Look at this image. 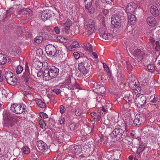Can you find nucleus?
Returning a JSON list of instances; mask_svg holds the SVG:
<instances>
[{
  "label": "nucleus",
  "mask_w": 160,
  "mask_h": 160,
  "mask_svg": "<svg viewBox=\"0 0 160 160\" xmlns=\"http://www.w3.org/2000/svg\"><path fill=\"white\" fill-rule=\"evenodd\" d=\"M129 51L135 57L138 62H142L144 66L147 65L150 62L149 61V56L146 54L143 51L138 49L133 44L129 48Z\"/></svg>",
  "instance_id": "nucleus-1"
},
{
  "label": "nucleus",
  "mask_w": 160,
  "mask_h": 160,
  "mask_svg": "<svg viewBox=\"0 0 160 160\" xmlns=\"http://www.w3.org/2000/svg\"><path fill=\"white\" fill-rule=\"evenodd\" d=\"M59 69L54 66H52L46 68L43 72V75L51 78L56 77L59 72Z\"/></svg>",
  "instance_id": "nucleus-2"
},
{
  "label": "nucleus",
  "mask_w": 160,
  "mask_h": 160,
  "mask_svg": "<svg viewBox=\"0 0 160 160\" xmlns=\"http://www.w3.org/2000/svg\"><path fill=\"white\" fill-rule=\"evenodd\" d=\"M95 26V22L92 19L86 20L84 22L85 32L83 33L84 35L85 33L88 36L92 33L94 30Z\"/></svg>",
  "instance_id": "nucleus-3"
},
{
  "label": "nucleus",
  "mask_w": 160,
  "mask_h": 160,
  "mask_svg": "<svg viewBox=\"0 0 160 160\" xmlns=\"http://www.w3.org/2000/svg\"><path fill=\"white\" fill-rule=\"evenodd\" d=\"M3 114V117L7 119L5 126L7 127H12L15 123L18 122L19 121L18 119L12 117L7 111L4 112Z\"/></svg>",
  "instance_id": "nucleus-4"
},
{
  "label": "nucleus",
  "mask_w": 160,
  "mask_h": 160,
  "mask_svg": "<svg viewBox=\"0 0 160 160\" xmlns=\"http://www.w3.org/2000/svg\"><path fill=\"white\" fill-rule=\"evenodd\" d=\"M10 110L17 114H20L25 112L26 110V107L23 104L14 103L11 106Z\"/></svg>",
  "instance_id": "nucleus-5"
},
{
  "label": "nucleus",
  "mask_w": 160,
  "mask_h": 160,
  "mask_svg": "<svg viewBox=\"0 0 160 160\" xmlns=\"http://www.w3.org/2000/svg\"><path fill=\"white\" fill-rule=\"evenodd\" d=\"M5 78L7 82L9 84L13 85L17 83L16 76L10 71H9L5 73Z\"/></svg>",
  "instance_id": "nucleus-6"
},
{
  "label": "nucleus",
  "mask_w": 160,
  "mask_h": 160,
  "mask_svg": "<svg viewBox=\"0 0 160 160\" xmlns=\"http://www.w3.org/2000/svg\"><path fill=\"white\" fill-rule=\"evenodd\" d=\"M135 104L138 108H142L144 107L146 104V98L143 94L137 95V97L134 100Z\"/></svg>",
  "instance_id": "nucleus-7"
},
{
  "label": "nucleus",
  "mask_w": 160,
  "mask_h": 160,
  "mask_svg": "<svg viewBox=\"0 0 160 160\" xmlns=\"http://www.w3.org/2000/svg\"><path fill=\"white\" fill-rule=\"evenodd\" d=\"M45 51L49 56L56 57L58 52L55 47L52 44H48L46 45L45 48Z\"/></svg>",
  "instance_id": "nucleus-8"
},
{
  "label": "nucleus",
  "mask_w": 160,
  "mask_h": 160,
  "mask_svg": "<svg viewBox=\"0 0 160 160\" xmlns=\"http://www.w3.org/2000/svg\"><path fill=\"white\" fill-rule=\"evenodd\" d=\"M121 18L120 16L117 14L113 15L112 16L111 23L115 28H119L121 27Z\"/></svg>",
  "instance_id": "nucleus-9"
},
{
  "label": "nucleus",
  "mask_w": 160,
  "mask_h": 160,
  "mask_svg": "<svg viewBox=\"0 0 160 160\" xmlns=\"http://www.w3.org/2000/svg\"><path fill=\"white\" fill-rule=\"evenodd\" d=\"M121 127L119 125H116L114 129L112 132V135H114L115 137H117L119 138L125 137V135L124 134V131L121 128Z\"/></svg>",
  "instance_id": "nucleus-10"
},
{
  "label": "nucleus",
  "mask_w": 160,
  "mask_h": 160,
  "mask_svg": "<svg viewBox=\"0 0 160 160\" xmlns=\"http://www.w3.org/2000/svg\"><path fill=\"white\" fill-rule=\"evenodd\" d=\"M31 78V75L30 72L29 67L28 65V63L26 62L25 64V72L23 73L21 76V79L26 82H28Z\"/></svg>",
  "instance_id": "nucleus-11"
},
{
  "label": "nucleus",
  "mask_w": 160,
  "mask_h": 160,
  "mask_svg": "<svg viewBox=\"0 0 160 160\" xmlns=\"http://www.w3.org/2000/svg\"><path fill=\"white\" fill-rule=\"evenodd\" d=\"M63 30L64 31L65 34H68L69 33V30L71 26L72 25L71 21L69 19H68L64 23H62Z\"/></svg>",
  "instance_id": "nucleus-12"
},
{
  "label": "nucleus",
  "mask_w": 160,
  "mask_h": 160,
  "mask_svg": "<svg viewBox=\"0 0 160 160\" xmlns=\"http://www.w3.org/2000/svg\"><path fill=\"white\" fill-rule=\"evenodd\" d=\"M38 149L43 152H45L48 149V147L46 143L42 141H38L37 143Z\"/></svg>",
  "instance_id": "nucleus-13"
},
{
  "label": "nucleus",
  "mask_w": 160,
  "mask_h": 160,
  "mask_svg": "<svg viewBox=\"0 0 160 160\" xmlns=\"http://www.w3.org/2000/svg\"><path fill=\"white\" fill-rule=\"evenodd\" d=\"M89 68V67L85 68L83 62H81L79 63L78 65V70L84 75L86 74L88 72Z\"/></svg>",
  "instance_id": "nucleus-14"
},
{
  "label": "nucleus",
  "mask_w": 160,
  "mask_h": 160,
  "mask_svg": "<svg viewBox=\"0 0 160 160\" xmlns=\"http://www.w3.org/2000/svg\"><path fill=\"white\" fill-rule=\"evenodd\" d=\"M52 13L50 10H46L42 11L41 13V17L42 20H46L51 17L50 13Z\"/></svg>",
  "instance_id": "nucleus-15"
},
{
  "label": "nucleus",
  "mask_w": 160,
  "mask_h": 160,
  "mask_svg": "<svg viewBox=\"0 0 160 160\" xmlns=\"http://www.w3.org/2000/svg\"><path fill=\"white\" fill-rule=\"evenodd\" d=\"M135 4L133 2H131L128 3L126 9V12L129 14L133 12L135 9Z\"/></svg>",
  "instance_id": "nucleus-16"
},
{
  "label": "nucleus",
  "mask_w": 160,
  "mask_h": 160,
  "mask_svg": "<svg viewBox=\"0 0 160 160\" xmlns=\"http://www.w3.org/2000/svg\"><path fill=\"white\" fill-rule=\"evenodd\" d=\"M128 35L130 37H133V38H138L139 35V30L137 28H133L132 31H129L128 33Z\"/></svg>",
  "instance_id": "nucleus-17"
},
{
  "label": "nucleus",
  "mask_w": 160,
  "mask_h": 160,
  "mask_svg": "<svg viewBox=\"0 0 160 160\" xmlns=\"http://www.w3.org/2000/svg\"><path fill=\"white\" fill-rule=\"evenodd\" d=\"M142 116H141L139 114H137L133 121V123L137 125L141 124L142 122Z\"/></svg>",
  "instance_id": "nucleus-18"
},
{
  "label": "nucleus",
  "mask_w": 160,
  "mask_h": 160,
  "mask_svg": "<svg viewBox=\"0 0 160 160\" xmlns=\"http://www.w3.org/2000/svg\"><path fill=\"white\" fill-rule=\"evenodd\" d=\"M147 21L148 25L152 27L155 26L157 22L154 18L152 16L149 17L147 18Z\"/></svg>",
  "instance_id": "nucleus-19"
},
{
  "label": "nucleus",
  "mask_w": 160,
  "mask_h": 160,
  "mask_svg": "<svg viewBox=\"0 0 160 160\" xmlns=\"http://www.w3.org/2000/svg\"><path fill=\"white\" fill-rule=\"evenodd\" d=\"M150 11L151 13L155 17L158 16L159 13L157 8L155 6H152L151 7Z\"/></svg>",
  "instance_id": "nucleus-20"
},
{
  "label": "nucleus",
  "mask_w": 160,
  "mask_h": 160,
  "mask_svg": "<svg viewBox=\"0 0 160 160\" xmlns=\"http://www.w3.org/2000/svg\"><path fill=\"white\" fill-rule=\"evenodd\" d=\"M42 62L39 61H33L32 65L33 67L37 70H40L42 68Z\"/></svg>",
  "instance_id": "nucleus-21"
},
{
  "label": "nucleus",
  "mask_w": 160,
  "mask_h": 160,
  "mask_svg": "<svg viewBox=\"0 0 160 160\" xmlns=\"http://www.w3.org/2000/svg\"><path fill=\"white\" fill-rule=\"evenodd\" d=\"M128 24L131 25L136 23V18L133 14H130L128 17Z\"/></svg>",
  "instance_id": "nucleus-22"
},
{
  "label": "nucleus",
  "mask_w": 160,
  "mask_h": 160,
  "mask_svg": "<svg viewBox=\"0 0 160 160\" xmlns=\"http://www.w3.org/2000/svg\"><path fill=\"white\" fill-rule=\"evenodd\" d=\"M32 10L29 8H23L19 11L18 13L20 15H24L27 14H31Z\"/></svg>",
  "instance_id": "nucleus-23"
},
{
  "label": "nucleus",
  "mask_w": 160,
  "mask_h": 160,
  "mask_svg": "<svg viewBox=\"0 0 160 160\" xmlns=\"http://www.w3.org/2000/svg\"><path fill=\"white\" fill-rule=\"evenodd\" d=\"M71 152L73 154L78 155L80 152L79 146L78 145H76L73 147L71 149Z\"/></svg>",
  "instance_id": "nucleus-24"
},
{
  "label": "nucleus",
  "mask_w": 160,
  "mask_h": 160,
  "mask_svg": "<svg viewBox=\"0 0 160 160\" xmlns=\"http://www.w3.org/2000/svg\"><path fill=\"white\" fill-rule=\"evenodd\" d=\"M145 146L144 143H142L140 145L138 148L136 153V156L138 157L139 156V154L140 152L143 151L145 149Z\"/></svg>",
  "instance_id": "nucleus-25"
},
{
  "label": "nucleus",
  "mask_w": 160,
  "mask_h": 160,
  "mask_svg": "<svg viewBox=\"0 0 160 160\" xmlns=\"http://www.w3.org/2000/svg\"><path fill=\"white\" fill-rule=\"evenodd\" d=\"M62 25H61L59 26H56L54 28V31L55 32V33L57 34H59L60 33V30H61V32H62L63 34H65V32H64V31L62 29Z\"/></svg>",
  "instance_id": "nucleus-26"
},
{
  "label": "nucleus",
  "mask_w": 160,
  "mask_h": 160,
  "mask_svg": "<svg viewBox=\"0 0 160 160\" xmlns=\"http://www.w3.org/2000/svg\"><path fill=\"white\" fill-rule=\"evenodd\" d=\"M36 102L40 108H44L46 107V104L45 103L43 102L41 99H36Z\"/></svg>",
  "instance_id": "nucleus-27"
},
{
  "label": "nucleus",
  "mask_w": 160,
  "mask_h": 160,
  "mask_svg": "<svg viewBox=\"0 0 160 160\" xmlns=\"http://www.w3.org/2000/svg\"><path fill=\"white\" fill-rule=\"evenodd\" d=\"M138 80L137 79L134 80L133 81H131L129 83V86L131 88H133V89L136 88V86L138 85Z\"/></svg>",
  "instance_id": "nucleus-28"
},
{
  "label": "nucleus",
  "mask_w": 160,
  "mask_h": 160,
  "mask_svg": "<svg viewBox=\"0 0 160 160\" xmlns=\"http://www.w3.org/2000/svg\"><path fill=\"white\" fill-rule=\"evenodd\" d=\"M132 96L129 93L127 94L126 96L123 98V99L126 101L127 103L132 102Z\"/></svg>",
  "instance_id": "nucleus-29"
},
{
  "label": "nucleus",
  "mask_w": 160,
  "mask_h": 160,
  "mask_svg": "<svg viewBox=\"0 0 160 160\" xmlns=\"http://www.w3.org/2000/svg\"><path fill=\"white\" fill-rule=\"evenodd\" d=\"M43 38L42 36H38L34 38V42L39 44L43 41Z\"/></svg>",
  "instance_id": "nucleus-30"
},
{
  "label": "nucleus",
  "mask_w": 160,
  "mask_h": 160,
  "mask_svg": "<svg viewBox=\"0 0 160 160\" xmlns=\"http://www.w3.org/2000/svg\"><path fill=\"white\" fill-rule=\"evenodd\" d=\"M102 38L105 40L110 39L112 38V36L110 33L104 32L102 35Z\"/></svg>",
  "instance_id": "nucleus-31"
},
{
  "label": "nucleus",
  "mask_w": 160,
  "mask_h": 160,
  "mask_svg": "<svg viewBox=\"0 0 160 160\" xmlns=\"http://www.w3.org/2000/svg\"><path fill=\"white\" fill-rule=\"evenodd\" d=\"M4 56L3 54L0 53V65L5 64L6 62L7 59Z\"/></svg>",
  "instance_id": "nucleus-32"
},
{
  "label": "nucleus",
  "mask_w": 160,
  "mask_h": 160,
  "mask_svg": "<svg viewBox=\"0 0 160 160\" xmlns=\"http://www.w3.org/2000/svg\"><path fill=\"white\" fill-rule=\"evenodd\" d=\"M85 8L88 10V12L91 14L93 13L94 12V8H93L92 5H86Z\"/></svg>",
  "instance_id": "nucleus-33"
},
{
  "label": "nucleus",
  "mask_w": 160,
  "mask_h": 160,
  "mask_svg": "<svg viewBox=\"0 0 160 160\" xmlns=\"http://www.w3.org/2000/svg\"><path fill=\"white\" fill-rule=\"evenodd\" d=\"M96 99L97 101L98 102H100L103 103L105 102L106 101L102 95H98L97 96Z\"/></svg>",
  "instance_id": "nucleus-34"
},
{
  "label": "nucleus",
  "mask_w": 160,
  "mask_h": 160,
  "mask_svg": "<svg viewBox=\"0 0 160 160\" xmlns=\"http://www.w3.org/2000/svg\"><path fill=\"white\" fill-rule=\"evenodd\" d=\"M15 11V9L13 7L10 8L9 10H7L6 12V17L8 18Z\"/></svg>",
  "instance_id": "nucleus-35"
},
{
  "label": "nucleus",
  "mask_w": 160,
  "mask_h": 160,
  "mask_svg": "<svg viewBox=\"0 0 160 160\" xmlns=\"http://www.w3.org/2000/svg\"><path fill=\"white\" fill-rule=\"evenodd\" d=\"M40 127L42 129L46 130V124L43 120H41L39 122Z\"/></svg>",
  "instance_id": "nucleus-36"
},
{
  "label": "nucleus",
  "mask_w": 160,
  "mask_h": 160,
  "mask_svg": "<svg viewBox=\"0 0 160 160\" xmlns=\"http://www.w3.org/2000/svg\"><path fill=\"white\" fill-rule=\"evenodd\" d=\"M124 75L123 74H120V75H118V82H119V84L124 82Z\"/></svg>",
  "instance_id": "nucleus-37"
},
{
  "label": "nucleus",
  "mask_w": 160,
  "mask_h": 160,
  "mask_svg": "<svg viewBox=\"0 0 160 160\" xmlns=\"http://www.w3.org/2000/svg\"><path fill=\"white\" fill-rule=\"evenodd\" d=\"M147 68L150 72H152L155 69L154 65L153 64H148L147 66Z\"/></svg>",
  "instance_id": "nucleus-38"
},
{
  "label": "nucleus",
  "mask_w": 160,
  "mask_h": 160,
  "mask_svg": "<svg viewBox=\"0 0 160 160\" xmlns=\"http://www.w3.org/2000/svg\"><path fill=\"white\" fill-rule=\"evenodd\" d=\"M23 68L20 65H18L17 67L16 73L19 74L21 73L23 70Z\"/></svg>",
  "instance_id": "nucleus-39"
},
{
  "label": "nucleus",
  "mask_w": 160,
  "mask_h": 160,
  "mask_svg": "<svg viewBox=\"0 0 160 160\" xmlns=\"http://www.w3.org/2000/svg\"><path fill=\"white\" fill-rule=\"evenodd\" d=\"M22 150L23 153L25 154H29L30 152L29 148L27 146L24 147L22 148Z\"/></svg>",
  "instance_id": "nucleus-40"
},
{
  "label": "nucleus",
  "mask_w": 160,
  "mask_h": 160,
  "mask_svg": "<svg viewBox=\"0 0 160 160\" xmlns=\"http://www.w3.org/2000/svg\"><path fill=\"white\" fill-rule=\"evenodd\" d=\"M42 50L41 48L37 49L36 51V54L39 57H42L43 54Z\"/></svg>",
  "instance_id": "nucleus-41"
},
{
  "label": "nucleus",
  "mask_w": 160,
  "mask_h": 160,
  "mask_svg": "<svg viewBox=\"0 0 160 160\" xmlns=\"http://www.w3.org/2000/svg\"><path fill=\"white\" fill-rule=\"evenodd\" d=\"M64 138L63 140L64 141H69L70 139V136L67 133V132L64 131Z\"/></svg>",
  "instance_id": "nucleus-42"
},
{
  "label": "nucleus",
  "mask_w": 160,
  "mask_h": 160,
  "mask_svg": "<svg viewBox=\"0 0 160 160\" xmlns=\"http://www.w3.org/2000/svg\"><path fill=\"white\" fill-rule=\"evenodd\" d=\"M149 79L148 78H144L142 79L141 82L144 85H147L149 82Z\"/></svg>",
  "instance_id": "nucleus-43"
},
{
  "label": "nucleus",
  "mask_w": 160,
  "mask_h": 160,
  "mask_svg": "<svg viewBox=\"0 0 160 160\" xmlns=\"http://www.w3.org/2000/svg\"><path fill=\"white\" fill-rule=\"evenodd\" d=\"M64 131H63L58 133V138L59 139L63 140L64 136Z\"/></svg>",
  "instance_id": "nucleus-44"
},
{
  "label": "nucleus",
  "mask_w": 160,
  "mask_h": 160,
  "mask_svg": "<svg viewBox=\"0 0 160 160\" xmlns=\"http://www.w3.org/2000/svg\"><path fill=\"white\" fill-rule=\"evenodd\" d=\"M60 112L61 114H63L65 112V109L62 105H61L59 107Z\"/></svg>",
  "instance_id": "nucleus-45"
},
{
  "label": "nucleus",
  "mask_w": 160,
  "mask_h": 160,
  "mask_svg": "<svg viewBox=\"0 0 160 160\" xmlns=\"http://www.w3.org/2000/svg\"><path fill=\"white\" fill-rule=\"evenodd\" d=\"M71 83V80L70 77L67 78V79L64 82L65 85H67L68 86L70 85Z\"/></svg>",
  "instance_id": "nucleus-46"
},
{
  "label": "nucleus",
  "mask_w": 160,
  "mask_h": 160,
  "mask_svg": "<svg viewBox=\"0 0 160 160\" xmlns=\"http://www.w3.org/2000/svg\"><path fill=\"white\" fill-rule=\"evenodd\" d=\"M99 142L101 144H105L106 143L107 141L106 139H104L103 138H101L99 140Z\"/></svg>",
  "instance_id": "nucleus-47"
},
{
  "label": "nucleus",
  "mask_w": 160,
  "mask_h": 160,
  "mask_svg": "<svg viewBox=\"0 0 160 160\" xmlns=\"http://www.w3.org/2000/svg\"><path fill=\"white\" fill-rule=\"evenodd\" d=\"M76 126V124L74 123H73L70 125L69 128L71 130L73 131L75 129Z\"/></svg>",
  "instance_id": "nucleus-48"
},
{
  "label": "nucleus",
  "mask_w": 160,
  "mask_h": 160,
  "mask_svg": "<svg viewBox=\"0 0 160 160\" xmlns=\"http://www.w3.org/2000/svg\"><path fill=\"white\" fill-rule=\"evenodd\" d=\"M40 117L42 118H47L48 117V115L46 113L43 112H41L40 113Z\"/></svg>",
  "instance_id": "nucleus-49"
},
{
  "label": "nucleus",
  "mask_w": 160,
  "mask_h": 160,
  "mask_svg": "<svg viewBox=\"0 0 160 160\" xmlns=\"http://www.w3.org/2000/svg\"><path fill=\"white\" fill-rule=\"evenodd\" d=\"M92 0H84L85 6L86 5H92Z\"/></svg>",
  "instance_id": "nucleus-50"
},
{
  "label": "nucleus",
  "mask_w": 160,
  "mask_h": 160,
  "mask_svg": "<svg viewBox=\"0 0 160 160\" xmlns=\"http://www.w3.org/2000/svg\"><path fill=\"white\" fill-rule=\"evenodd\" d=\"M71 45L73 46V47H74V48H76L78 47L79 44L78 42L77 41H74L72 43Z\"/></svg>",
  "instance_id": "nucleus-51"
},
{
  "label": "nucleus",
  "mask_w": 160,
  "mask_h": 160,
  "mask_svg": "<svg viewBox=\"0 0 160 160\" xmlns=\"http://www.w3.org/2000/svg\"><path fill=\"white\" fill-rule=\"evenodd\" d=\"M73 55L76 59H78L80 57V54L77 52H74Z\"/></svg>",
  "instance_id": "nucleus-52"
},
{
  "label": "nucleus",
  "mask_w": 160,
  "mask_h": 160,
  "mask_svg": "<svg viewBox=\"0 0 160 160\" xmlns=\"http://www.w3.org/2000/svg\"><path fill=\"white\" fill-rule=\"evenodd\" d=\"M52 91L53 92L57 94H59L61 92V90L58 88L54 89L52 90Z\"/></svg>",
  "instance_id": "nucleus-53"
},
{
  "label": "nucleus",
  "mask_w": 160,
  "mask_h": 160,
  "mask_svg": "<svg viewBox=\"0 0 160 160\" xmlns=\"http://www.w3.org/2000/svg\"><path fill=\"white\" fill-rule=\"evenodd\" d=\"M19 152L20 151L18 149H14L13 151V155L16 156H18Z\"/></svg>",
  "instance_id": "nucleus-54"
},
{
  "label": "nucleus",
  "mask_w": 160,
  "mask_h": 160,
  "mask_svg": "<svg viewBox=\"0 0 160 160\" xmlns=\"http://www.w3.org/2000/svg\"><path fill=\"white\" fill-rule=\"evenodd\" d=\"M129 121H130L129 120L127 121L126 122H125V123L123 124V125L122 126V127H124V129H125V131H127L128 125L127 122Z\"/></svg>",
  "instance_id": "nucleus-55"
},
{
  "label": "nucleus",
  "mask_w": 160,
  "mask_h": 160,
  "mask_svg": "<svg viewBox=\"0 0 160 160\" xmlns=\"http://www.w3.org/2000/svg\"><path fill=\"white\" fill-rule=\"evenodd\" d=\"M32 94V93L30 91H26L24 93V96L28 97L29 95H30Z\"/></svg>",
  "instance_id": "nucleus-56"
},
{
  "label": "nucleus",
  "mask_w": 160,
  "mask_h": 160,
  "mask_svg": "<svg viewBox=\"0 0 160 160\" xmlns=\"http://www.w3.org/2000/svg\"><path fill=\"white\" fill-rule=\"evenodd\" d=\"M87 49L90 52H92L93 51L92 46L90 44H89L88 46H87Z\"/></svg>",
  "instance_id": "nucleus-57"
},
{
  "label": "nucleus",
  "mask_w": 160,
  "mask_h": 160,
  "mask_svg": "<svg viewBox=\"0 0 160 160\" xmlns=\"http://www.w3.org/2000/svg\"><path fill=\"white\" fill-rule=\"evenodd\" d=\"M91 116L92 118L94 119H95L96 118L97 113L95 112H92L91 113Z\"/></svg>",
  "instance_id": "nucleus-58"
},
{
  "label": "nucleus",
  "mask_w": 160,
  "mask_h": 160,
  "mask_svg": "<svg viewBox=\"0 0 160 160\" xmlns=\"http://www.w3.org/2000/svg\"><path fill=\"white\" fill-rule=\"evenodd\" d=\"M81 114V111L79 109H77L75 111V114L77 116H79Z\"/></svg>",
  "instance_id": "nucleus-59"
},
{
  "label": "nucleus",
  "mask_w": 160,
  "mask_h": 160,
  "mask_svg": "<svg viewBox=\"0 0 160 160\" xmlns=\"http://www.w3.org/2000/svg\"><path fill=\"white\" fill-rule=\"evenodd\" d=\"M59 122L60 124L61 125H64V122H65V119L63 118H60L59 120Z\"/></svg>",
  "instance_id": "nucleus-60"
},
{
  "label": "nucleus",
  "mask_w": 160,
  "mask_h": 160,
  "mask_svg": "<svg viewBox=\"0 0 160 160\" xmlns=\"http://www.w3.org/2000/svg\"><path fill=\"white\" fill-rule=\"evenodd\" d=\"M104 77H105V75H100L98 77V79L100 81H102L104 79Z\"/></svg>",
  "instance_id": "nucleus-61"
},
{
  "label": "nucleus",
  "mask_w": 160,
  "mask_h": 160,
  "mask_svg": "<svg viewBox=\"0 0 160 160\" xmlns=\"http://www.w3.org/2000/svg\"><path fill=\"white\" fill-rule=\"evenodd\" d=\"M42 68L43 67H46L48 66V63L46 62L45 61L42 62Z\"/></svg>",
  "instance_id": "nucleus-62"
},
{
  "label": "nucleus",
  "mask_w": 160,
  "mask_h": 160,
  "mask_svg": "<svg viewBox=\"0 0 160 160\" xmlns=\"http://www.w3.org/2000/svg\"><path fill=\"white\" fill-rule=\"evenodd\" d=\"M74 29V33L75 34H77L79 33V29L78 27H75Z\"/></svg>",
  "instance_id": "nucleus-63"
},
{
  "label": "nucleus",
  "mask_w": 160,
  "mask_h": 160,
  "mask_svg": "<svg viewBox=\"0 0 160 160\" xmlns=\"http://www.w3.org/2000/svg\"><path fill=\"white\" fill-rule=\"evenodd\" d=\"M45 38L46 39L50 40L52 39V37L50 35L46 34Z\"/></svg>",
  "instance_id": "nucleus-64"
}]
</instances>
